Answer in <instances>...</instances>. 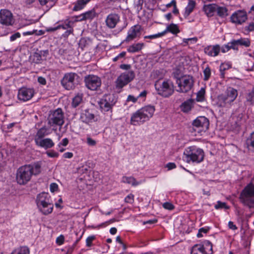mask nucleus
<instances>
[{"label": "nucleus", "instance_id": "29", "mask_svg": "<svg viewBox=\"0 0 254 254\" xmlns=\"http://www.w3.org/2000/svg\"><path fill=\"white\" fill-rule=\"evenodd\" d=\"M155 111L153 106L148 105L144 107V122L151 118Z\"/></svg>", "mask_w": 254, "mask_h": 254}, {"label": "nucleus", "instance_id": "53", "mask_svg": "<svg viewBox=\"0 0 254 254\" xmlns=\"http://www.w3.org/2000/svg\"><path fill=\"white\" fill-rule=\"evenodd\" d=\"M163 207L168 210H173L174 208V206L170 202H166L163 203Z\"/></svg>", "mask_w": 254, "mask_h": 254}, {"label": "nucleus", "instance_id": "63", "mask_svg": "<svg viewBox=\"0 0 254 254\" xmlns=\"http://www.w3.org/2000/svg\"><path fill=\"white\" fill-rule=\"evenodd\" d=\"M39 53L42 56V58L45 59L49 55L48 50H40L38 51Z\"/></svg>", "mask_w": 254, "mask_h": 254}, {"label": "nucleus", "instance_id": "41", "mask_svg": "<svg viewBox=\"0 0 254 254\" xmlns=\"http://www.w3.org/2000/svg\"><path fill=\"white\" fill-rule=\"evenodd\" d=\"M230 67H231V65L229 64L223 63L220 65V77L221 78H224L225 71L226 70L229 69Z\"/></svg>", "mask_w": 254, "mask_h": 254}, {"label": "nucleus", "instance_id": "54", "mask_svg": "<svg viewBox=\"0 0 254 254\" xmlns=\"http://www.w3.org/2000/svg\"><path fill=\"white\" fill-rule=\"evenodd\" d=\"M73 31V27L70 26L68 29H66V31L63 34V36L64 38L67 37L70 34L72 33Z\"/></svg>", "mask_w": 254, "mask_h": 254}, {"label": "nucleus", "instance_id": "61", "mask_svg": "<svg viewBox=\"0 0 254 254\" xmlns=\"http://www.w3.org/2000/svg\"><path fill=\"white\" fill-rule=\"evenodd\" d=\"M245 30L247 31L248 32L254 31V22H251L250 23H249V24L248 26L245 27Z\"/></svg>", "mask_w": 254, "mask_h": 254}, {"label": "nucleus", "instance_id": "24", "mask_svg": "<svg viewBox=\"0 0 254 254\" xmlns=\"http://www.w3.org/2000/svg\"><path fill=\"white\" fill-rule=\"evenodd\" d=\"M143 118V108H141L133 113L131 117L130 122L133 125H138L142 122Z\"/></svg>", "mask_w": 254, "mask_h": 254}, {"label": "nucleus", "instance_id": "38", "mask_svg": "<svg viewBox=\"0 0 254 254\" xmlns=\"http://www.w3.org/2000/svg\"><path fill=\"white\" fill-rule=\"evenodd\" d=\"M143 44L137 43L132 45L127 48V51L129 53H135L141 50Z\"/></svg>", "mask_w": 254, "mask_h": 254}, {"label": "nucleus", "instance_id": "42", "mask_svg": "<svg viewBox=\"0 0 254 254\" xmlns=\"http://www.w3.org/2000/svg\"><path fill=\"white\" fill-rule=\"evenodd\" d=\"M201 246H204L205 250H206L208 254H211L212 253V244L209 241H204Z\"/></svg>", "mask_w": 254, "mask_h": 254}, {"label": "nucleus", "instance_id": "7", "mask_svg": "<svg viewBox=\"0 0 254 254\" xmlns=\"http://www.w3.org/2000/svg\"><path fill=\"white\" fill-rule=\"evenodd\" d=\"M134 77V73L132 70L126 71L122 73L118 77L115 81L116 89L121 91L124 86L133 79Z\"/></svg>", "mask_w": 254, "mask_h": 254}, {"label": "nucleus", "instance_id": "10", "mask_svg": "<svg viewBox=\"0 0 254 254\" xmlns=\"http://www.w3.org/2000/svg\"><path fill=\"white\" fill-rule=\"evenodd\" d=\"M64 123V115L62 110L58 108L53 111L50 115L49 124L51 126L61 127Z\"/></svg>", "mask_w": 254, "mask_h": 254}, {"label": "nucleus", "instance_id": "28", "mask_svg": "<svg viewBox=\"0 0 254 254\" xmlns=\"http://www.w3.org/2000/svg\"><path fill=\"white\" fill-rule=\"evenodd\" d=\"M218 9V5L216 4H209L203 6V10L208 16H212Z\"/></svg>", "mask_w": 254, "mask_h": 254}, {"label": "nucleus", "instance_id": "31", "mask_svg": "<svg viewBox=\"0 0 254 254\" xmlns=\"http://www.w3.org/2000/svg\"><path fill=\"white\" fill-rule=\"evenodd\" d=\"M191 254H208L205 250L204 246L200 244H196L193 246L191 250Z\"/></svg>", "mask_w": 254, "mask_h": 254}, {"label": "nucleus", "instance_id": "32", "mask_svg": "<svg viewBox=\"0 0 254 254\" xmlns=\"http://www.w3.org/2000/svg\"><path fill=\"white\" fill-rule=\"evenodd\" d=\"M91 0H77L75 2L72 10L79 11L82 9Z\"/></svg>", "mask_w": 254, "mask_h": 254}, {"label": "nucleus", "instance_id": "37", "mask_svg": "<svg viewBox=\"0 0 254 254\" xmlns=\"http://www.w3.org/2000/svg\"><path fill=\"white\" fill-rule=\"evenodd\" d=\"M122 182L124 183H127L133 186H136L140 184L139 182H137L133 177L124 176L122 178Z\"/></svg>", "mask_w": 254, "mask_h": 254}, {"label": "nucleus", "instance_id": "33", "mask_svg": "<svg viewBox=\"0 0 254 254\" xmlns=\"http://www.w3.org/2000/svg\"><path fill=\"white\" fill-rule=\"evenodd\" d=\"M195 2L193 0H189L188 5L186 7L185 11L184 13V17L185 18L188 17L190 14L192 12L195 6Z\"/></svg>", "mask_w": 254, "mask_h": 254}, {"label": "nucleus", "instance_id": "26", "mask_svg": "<svg viewBox=\"0 0 254 254\" xmlns=\"http://www.w3.org/2000/svg\"><path fill=\"white\" fill-rule=\"evenodd\" d=\"M50 133V129L46 127H43L39 129L34 136V141L36 142L38 140H40L43 138H45L44 137L48 135Z\"/></svg>", "mask_w": 254, "mask_h": 254}, {"label": "nucleus", "instance_id": "4", "mask_svg": "<svg viewBox=\"0 0 254 254\" xmlns=\"http://www.w3.org/2000/svg\"><path fill=\"white\" fill-rule=\"evenodd\" d=\"M155 87L158 93L164 97H168L173 94L174 91V85L170 80L162 82L157 81L155 83Z\"/></svg>", "mask_w": 254, "mask_h": 254}, {"label": "nucleus", "instance_id": "51", "mask_svg": "<svg viewBox=\"0 0 254 254\" xmlns=\"http://www.w3.org/2000/svg\"><path fill=\"white\" fill-rule=\"evenodd\" d=\"M73 18H74V20L73 21V22L82 21L86 20L83 13L79 15L75 16Z\"/></svg>", "mask_w": 254, "mask_h": 254}, {"label": "nucleus", "instance_id": "5", "mask_svg": "<svg viewBox=\"0 0 254 254\" xmlns=\"http://www.w3.org/2000/svg\"><path fill=\"white\" fill-rule=\"evenodd\" d=\"M240 198L244 205L252 207L254 206V185H248L243 190Z\"/></svg>", "mask_w": 254, "mask_h": 254}, {"label": "nucleus", "instance_id": "25", "mask_svg": "<svg viewBox=\"0 0 254 254\" xmlns=\"http://www.w3.org/2000/svg\"><path fill=\"white\" fill-rule=\"evenodd\" d=\"M220 48L219 45L208 46L204 49V53L209 56L215 57L217 56L220 52Z\"/></svg>", "mask_w": 254, "mask_h": 254}, {"label": "nucleus", "instance_id": "39", "mask_svg": "<svg viewBox=\"0 0 254 254\" xmlns=\"http://www.w3.org/2000/svg\"><path fill=\"white\" fill-rule=\"evenodd\" d=\"M217 15L221 17H225L228 15V9L226 7L223 6H219L216 10Z\"/></svg>", "mask_w": 254, "mask_h": 254}, {"label": "nucleus", "instance_id": "57", "mask_svg": "<svg viewBox=\"0 0 254 254\" xmlns=\"http://www.w3.org/2000/svg\"><path fill=\"white\" fill-rule=\"evenodd\" d=\"M125 201L126 202L132 203L133 201V195L132 194H128L125 197Z\"/></svg>", "mask_w": 254, "mask_h": 254}, {"label": "nucleus", "instance_id": "47", "mask_svg": "<svg viewBox=\"0 0 254 254\" xmlns=\"http://www.w3.org/2000/svg\"><path fill=\"white\" fill-rule=\"evenodd\" d=\"M215 208L216 209L225 208L228 209L229 208L225 202H222L220 201H218L217 204L215 205Z\"/></svg>", "mask_w": 254, "mask_h": 254}, {"label": "nucleus", "instance_id": "56", "mask_svg": "<svg viewBox=\"0 0 254 254\" xmlns=\"http://www.w3.org/2000/svg\"><path fill=\"white\" fill-rule=\"evenodd\" d=\"M209 230V228H201L199 229L198 232L197 234V237L198 238H200L202 236V233H206Z\"/></svg>", "mask_w": 254, "mask_h": 254}, {"label": "nucleus", "instance_id": "20", "mask_svg": "<svg viewBox=\"0 0 254 254\" xmlns=\"http://www.w3.org/2000/svg\"><path fill=\"white\" fill-rule=\"evenodd\" d=\"M232 49L234 50H238V46H244L249 47L250 46V41L247 38H240L238 40H233L229 42Z\"/></svg>", "mask_w": 254, "mask_h": 254}, {"label": "nucleus", "instance_id": "9", "mask_svg": "<svg viewBox=\"0 0 254 254\" xmlns=\"http://www.w3.org/2000/svg\"><path fill=\"white\" fill-rule=\"evenodd\" d=\"M84 82L85 86L92 91L97 90L101 85V80L99 77L93 74H89L84 77Z\"/></svg>", "mask_w": 254, "mask_h": 254}, {"label": "nucleus", "instance_id": "48", "mask_svg": "<svg viewBox=\"0 0 254 254\" xmlns=\"http://www.w3.org/2000/svg\"><path fill=\"white\" fill-rule=\"evenodd\" d=\"M204 75V80H207L211 75V69L209 66H207L203 70Z\"/></svg>", "mask_w": 254, "mask_h": 254}, {"label": "nucleus", "instance_id": "59", "mask_svg": "<svg viewBox=\"0 0 254 254\" xmlns=\"http://www.w3.org/2000/svg\"><path fill=\"white\" fill-rule=\"evenodd\" d=\"M230 46H231V45H230V43L229 42L227 44L223 46H222V47L221 48L222 52L226 53V52H228V51H229L230 49H231L232 48Z\"/></svg>", "mask_w": 254, "mask_h": 254}, {"label": "nucleus", "instance_id": "55", "mask_svg": "<svg viewBox=\"0 0 254 254\" xmlns=\"http://www.w3.org/2000/svg\"><path fill=\"white\" fill-rule=\"evenodd\" d=\"M247 100L252 103H254V90H253L247 96Z\"/></svg>", "mask_w": 254, "mask_h": 254}, {"label": "nucleus", "instance_id": "2", "mask_svg": "<svg viewBox=\"0 0 254 254\" xmlns=\"http://www.w3.org/2000/svg\"><path fill=\"white\" fill-rule=\"evenodd\" d=\"M36 201L39 210L43 214L48 215L52 212L54 206L48 193L43 192L39 194Z\"/></svg>", "mask_w": 254, "mask_h": 254}, {"label": "nucleus", "instance_id": "12", "mask_svg": "<svg viewBox=\"0 0 254 254\" xmlns=\"http://www.w3.org/2000/svg\"><path fill=\"white\" fill-rule=\"evenodd\" d=\"M78 77V75L75 73H66L61 80V84L66 90L73 89L75 87V79Z\"/></svg>", "mask_w": 254, "mask_h": 254}, {"label": "nucleus", "instance_id": "36", "mask_svg": "<svg viewBox=\"0 0 254 254\" xmlns=\"http://www.w3.org/2000/svg\"><path fill=\"white\" fill-rule=\"evenodd\" d=\"M83 94L77 93L72 99L71 105L73 108H76L79 105L83 99Z\"/></svg>", "mask_w": 254, "mask_h": 254}, {"label": "nucleus", "instance_id": "35", "mask_svg": "<svg viewBox=\"0 0 254 254\" xmlns=\"http://www.w3.org/2000/svg\"><path fill=\"white\" fill-rule=\"evenodd\" d=\"M11 254H30V250L26 246H21L13 250Z\"/></svg>", "mask_w": 254, "mask_h": 254}, {"label": "nucleus", "instance_id": "17", "mask_svg": "<svg viewBox=\"0 0 254 254\" xmlns=\"http://www.w3.org/2000/svg\"><path fill=\"white\" fill-rule=\"evenodd\" d=\"M141 26L140 25H135L132 26L128 31L127 35L124 42H130L136 37L139 36L141 34Z\"/></svg>", "mask_w": 254, "mask_h": 254}, {"label": "nucleus", "instance_id": "15", "mask_svg": "<svg viewBox=\"0 0 254 254\" xmlns=\"http://www.w3.org/2000/svg\"><path fill=\"white\" fill-rule=\"evenodd\" d=\"M248 19L246 11L243 10H238L234 12L231 16V21L238 25H241L245 22Z\"/></svg>", "mask_w": 254, "mask_h": 254}, {"label": "nucleus", "instance_id": "60", "mask_svg": "<svg viewBox=\"0 0 254 254\" xmlns=\"http://www.w3.org/2000/svg\"><path fill=\"white\" fill-rule=\"evenodd\" d=\"M87 143L88 145L94 146L96 144V141L90 137L87 138Z\"/></svg>", "mask_w": 254, "mask_h": 254}, {"label": "nucleus", "instance_id": "64", "mask_svg": "<svg viewBox=\"0 0 254 254\" xmlns=\"http://www.w3.org/2000/svg\"><path fill=\"white\" fill-rule=\"evenodd\" d=\"M37 81L38 83L42 85H45L47 83V81L45 78L42 76H39Z\"/></svg>", "mask_w": 254, "mask_h": 254}, {"label": "nucleus", "instance_id": "13", "mask_svg": "<svg viewBox=\"0 0 254 254\" xmlns=\"http://www.w3.org/2000/svg\"><path fill=\"white\" fill-rule=\"evenodd\" d=\"M35 94L34 88L23 87L19 89L17 97L19 100L25 102L30 100Z\"/></svg>", "mask_w": 254, "mask_h": 254}, {"label": "nucleus", "instance_id": "11", "mask_svg": "<svg viewBox=\"0 0 254 254\" xmlns=\"http://www.w3.org/2000/svg\"><path fill=\"white\" fill-rule=\"evenodd\" d=\"M177 83L179 87V89L177 90L178 92L187 93L191 89L193 81L192 77L185 76L178 79Z\"/></svg>", "mask_w": 254, "mask_h": 254}, {"label": "nucleus", "instance_id": "49", "mask_svg": "<svg viewBox=\"0 0 254 254\" xmlns=\"http://www.w3.org/2000/svg\"><path fill=\"white\" fill-rule=\"evenodd\" d=\"M46 154L49 157L51 158H57L59 156V154L58 152H56L53 150H51L49 151H47L46 152Z\"/></svg>", "mask_w": 254, "mask_h": 254}, {"label": "nucleus", "instance_id": "6", "mask_svg": "<svg viewBox=\"0 0 254 254\" xmlns=\"http://www.w3.org/2000/svg\"><path fill=\"white\" fill-rule=\"evenodd\" d=\"M117 99L114 94H108L103 96L99 102L100 109L102 112H112L113 107L115 106Z\"/></svg>", "mask_w": 254, "mask_h": 254}, {"label": "nucleus", "instance_id": "23", "mask_svg": "<svg viewBox=\"0 0 254 254\" xmlns=\"http://www.w3.org/2000/svg\"><path fill=\"white\" fill-rule=\"evenodd\" d=\"M61 22V24H59L56 27H49L47 29V31L54 32L61 28H62L64 30L67 29L69 27H70V26H72L71 25L74 23L73 21L70 20L68 19H66L64 22L62 21Z\"/></svg>", "mask_w": 254, "mask_h": 254}, {"label": "nucleus", "instance_id": "8", "mask_svg": "<svg viewBox=\"0 0 254 254\" xmlns=\"http://www.w3.org/2000/svg\"><path fill=\"white\" fill-rule=\"evenodd\" d=\"M192 125L193 131L201 133L208 129L209 122L206 117L200 116L193 121Z\"/></svg>", "mask_w": 254, "mask_h": 254}, {"label": "nucleus", "instance_id": "27", "mask_svg": "<svg viewBox=\"0 0 254 254\" xmlns=\"http://www.w3.org/2000/svg\"><path fill=\"white\" fill-rule=\"evenodd\" d=\"M238 94L237 90L231 87H228L224 93L225 95L230 100L232 103L237 98Z\"/></svg>", "mask_w": 254, "mask_h": 254}, {"label": "nucleus", "instance_id": "30", "mask_svg": "<svg viewBox=\"0 0 254 254\" xmlns=\"http://www.w3.org/2000/svg\"><path fill=\"white\" fill-rule=\"evenodd\" d=\"M194 100L190 99L182 104L181 109L184 113H188L190 111L193 106Z\"/></svg>", "mask_w": 254, "mask_h": 254}, {"label": "nucleus", "instance_id": "14", "mask_svg": "<svg viewBox=\"0 0 254 254\" xmlns=\"http://www.w3.org/2000/svg\"><path fill=\"white\" fill-rule=\"evenodd\" d=\"M14 18L10 11L6 9L0 10V23L6 26L12 25L14 23Z\"/></svg>", "mask_w": 254, "mask_h": 254}, {"label": "nucleus", "instance_id": "19", "mask_svg": "<svg viewBox=\"0 0 254 254\" xmlns=\"http://www.w3.org/2000/svg\"><path fill=\"white\" fill-rule=\"evenodd\" d=\"M120 18L119 15L117 13H112L109 14L107 16L105 20L106 26L110 29L115 28L120 21Z\"/></svg>", "mask_w": 254, "mask_h": 254}, {"label": "nucleus", "instance_id": "52", "mask_svg": "<svg viewBox=\"0 0 254 254\" xmlns=\"http://www.w3.org/2000/svg\"><path fill=\"white\" fill-rule=\"evenodd\" d=\"M64 237L63 235H61L56 239V243L60 246L63 245L64 243Z\"/></svg>", "mask_w": 254, "mask_h": 254}, {"label": "nucleus", "instance_id": "50", "mask_svg": "<svg viewBox=\"0 0 254 254\" xmlns=\"http://www.w3.org/2000/svg\"><path fill=\"white\" fill-rule=\"evenodd\" d=\"M95 239V236H90L88 237L86 240V245L88 247H90L92 245V241Z\"/></svg>", "mask_w": 254, "mask_h": 254}, {"label": "nucleus", "instance_id": "62", "mask_svg": "<svg viewBox=\"0 0 254 254\" xmlns=\"http://www.w3.org/2000/svg\"><path fill=\"white\" fill-rule=\"evenodd\" d=\"M189 41H190V42H192L193 43H195L197 41V38L196 37H193V38H187V39H183V42L184 43H187V44H188Z\"/></svg>", "mask_w": 254, "mask_h": 254}, {"label": "nucleus", "instance_id": "16", "mask_svg": "<svg viewBox=\"0 0 254 254\" xmlns=\"http://www.w3.org/2000/svg\"><path fill=\"white\" fill-rule=\"evenodd\" d=\"M80 120L85 124H89L96 122L97 119L92 110L86 109L81 113Z\"/></svg>", "mask_w": 254, "mask_h": 254}, {"label": "nucleus", "instance_id": "58", "mask_svg": "<svg viewBox=\"0 0 254 254\" xmlns=\"http://www.w3.org/2000/svg\"><path fill=\"white\" fill-rule=\"evenodd\" d=\"M50 191L52 192L56 191L58 190V185L55 183H51L50 186Z\"/></svg>", "mask_w": 254, "mask_h": 254}, {"label": "nucleus", "instance_id": "22", "mask_svg": "<svg viewBox=\"0 0 254 254\" xmlns=\"http://www.w3.org/2000/svg\"><path fill=\"white\" fill-rule=\"evenodd\" d=\"M35 143L37 146L44 148L45 149L51 148L55 145L54 142L50 138H43Z\"/></svg>", "mask_w": 254, "mask_h": 254}, {"label": "nucleus", "instance_id": "44", "mask_svg": "<svg viewBox=\"0 0 254 254\" xmlns=\"http://www.w3.org/2000/svg\"><path fill=\"white\" fill-rule=\"evenodd\" d=\"M86 20H91L96 16V12L94 10H91L83 13Z\"/></svg>", "mask_w": 254, "mask_h": 254}, {"label": "nucleus", "instance_id": "40", "mask_svg": "<svg viewBox=\"0 0 254 254\" xmlns=\"http://www.w3.org/2000/svg\"><path fill=\"white\" fill-rule=\"evenodd\" d=\"M205 90L204 88H201L200 90L197 92L196 94V100L197 102H202L205 99Z\"/></svg>", "mask_w": 254, "mask_h": 254}, {"label": "nucleus", "instance_id": "18", "mask_svg": "<svg viewBox=\"0 0 254 254\" xmlns=\"http://www.w3.org/2000/svg\"><path fill=\"white\" fill-rule=\"evenodd\" d=\"M167 32H170L174 34H176L180 32V30L179 29L178 26L176 24L172 23L168 25L167 27L166 30L163 31L162 32L159 33L158 34L154 35L146 36L144 37V38H156L164 35Z\"/></svg>", "mask_w": 254, "mask_h": 254}, {"label": "nucleus", "instance_id": "1", "mask_svg": "<svg viewBox=\"0 0 254 254\" xmlns=\"http://www.w3.org/2000/svg\"><path fill=\"white\" fill-rule=\"evenodd\" d=\"M41 171V165L39 162L22 166L17 171V182L20 185H25L31 180L32 175L39 174Z\"/></svg>", "mask_w": 254, "mask_h": 254}, {"label": "nucleus", "instance_id": "46", "mask_svg": "<svg viewBox=\"0 0 254 254\" xmlns=\"http://www.w3.org/2000/svg\"><path fill=\"white\" fill-rule=\"evenodd\" d=\"M243 114H239L238 116L237 117L236 120L235 121V124L236 126V127H241L243 123L244 122V121L243 120Z\"/></svg>", "mask_w": 254, "mask_h": 254}, {"label": "nucleus", "instance_id": "3", "mask_svg": "<svg viewBox=\"0 0 254 254\" xmlns=\"http://www.w3.org/2000/svg\"><path fill=\"white\" fill-rule=\"evenodd\" d=\"M204 152L202 149L195 146H190L185 149L184 152V160L187 162L200 163L204 158Z\"/></svg>", "mask_w": 254, "mask_h": 254}, {"label": "nucleus", "instance_id": "43", "mask_svg": "<svg viewBox=\"0 0 254 254\" xmlns=\"http://www.w3.org/2000/svg\"><path fill=\"white\" fill-rule=\"evenodd\" d=\"M143 0H134V9L138 13L141 11L142 9Z\"/></svg>", "mask_w": 254, "mask_h": 254}, {"label": "nucleus", "instance_id": "21", "mask_svg": "<svg viewBox=\"0 0 254 254\" xmlns=\"http://www.w3.org/2000/svg\"><path fill=\"white\" fill-rule=\"evenodd\" d=\"M216 105L219 107L227 108L231 106L232 103L224 94H221L217 96Z\"/></svg>", "mask_w": 254, "mask_h": 254}, {"label": "nucleus", "instance_id": "45", "mask_svg": "<svg viewBox=\"0 0 254 254\" xmlns=\"http://www.w3.org/2000/svg\"><path fill=\"white\" fill-rule=\"evenodd\" d=\"M44 60V59L42 58V56L39 53V52H36L34 53L33 56V61L36 64H39Z\"/></svg>", "mask_w": 254, "mask_h": 254}, {"label": "nucleus", "instance_id": "34", "mask_svg": "<svg viewBox=\"0 0 254 254\" xmlns=\"http://www.w3.org/2000/svg\"><path fill=\"white\" fill-rule=\"evenodd\" d=\"M246 145L248 150L254 151V131L246 139Z\"/></svg>", "mask_w": 254, "mask_h": 254}]
</instances>
